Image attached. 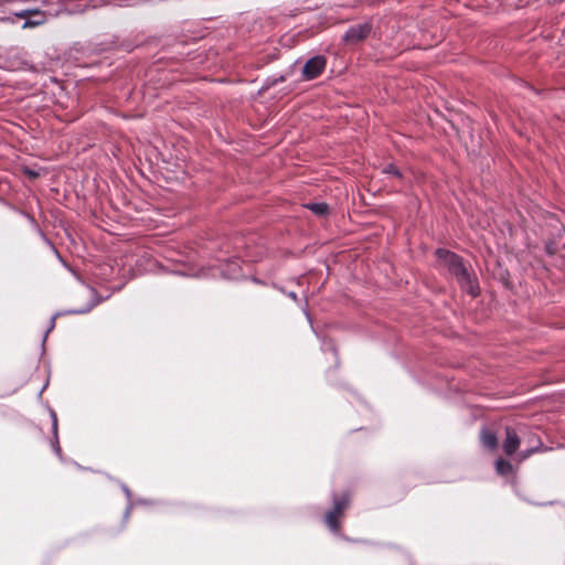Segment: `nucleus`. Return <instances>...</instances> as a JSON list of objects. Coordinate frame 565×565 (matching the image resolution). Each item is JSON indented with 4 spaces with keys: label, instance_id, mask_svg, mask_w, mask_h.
Instances as JSON below:
<instances>
[{
    "label": "nucleus",
    "instance_id": "1",
    "mask_svg": "<svg viewBox=\"0 0 565 565\" xmlns=\"http://www.w3.org/2000/svg\"><path fill=\"white\" fill-rule=\"evenodd\" d=\"M436 256L439 265L447 268L450 274L456 277L462 288L471 295L477 294L472 277L459 256L445 249H437Z\"/></svg>",
    "mask_w": 565,
    "mask_h": 565
},
{
    "label": "nucleus",
    "instance_id": "2",
    "mask_svg": "<svg viewBox=\"0 0 565 565\" xmlns=\"http://www.w3.org/2000/svg\"><path fill=\"white\" fill-rule=\"evenodd\" d=\"M347 505H348L347 498H344L342 500L337 499V498L334 499L332 510H330L326 515V522L332 531L338 530V527H339L338 519L340 518L342 511L347 508Z\"/></svg>",
    "mask_w": 565,
    "mask_h": 565
},
{
    "label": "nucleus",
    "instance_id": "3",
    "mask_svg": "<svg viewBox=\"0 0 565 565\" xmlns=\"http://www.w3.org/2000/svg\"><path fill=\"white\" fill-rule=\"evenodd\" d=\"M326 60L322 56H315L307 61L302 74L306 79H313L324 70Z\"/></svg>",
    "mask_w": 565,
    "mask_h": 565
},
{
    "label": "nucleus",
    "instance_id": "4",
    "mask_svg": "<svg viewBox=\"0 0 565 565\" xmlns=\"http://www.w3.org/2000/svg\"><path fill=\"white\" fill-rule=\"evenodd\" d=\"M520 438L516 434V431L508 427L505 429V439L503 441V450L508 456L513 455L520 447Z\"/></svg>",
    "mask_w": 565,
    "mask_h": 565
},
{
    "label": "nucleus",
    "instance_id": "5",
    "mask_svg": "<svg viewBox=\"0 0 565 565\" xmlns=\"http://www.w3.org/2000/svg\"><path fill=\"white\" fill-rule=\"evenodd\" d=\"M370 31L371 28L367 24L354 25L347 31L344 40L347 42H358L366 38Z\"/></svg>",
    "mask_w": 565,
    "mask_h": 565
},
{
    "label": "nucleus",
    "instance_id": "6",
    "mask_svg": "<svg viewBox=\"0 0 565 565\" xmlns=\"http://www.w3.org/2000/svg\"><path fill=\"white\" fill-rule=\"evenodd\" d=\"M480 437H481V443L484 447L492 449V450L497 448L498 439L493 433H491L487 429H482Z\"/></svg>",
    "mask_w": 565,
    "mask_h": 565
},
{
    "label": "nucleus",
    "instance_id": "7",
    "mask_svg": "<svg viewBox=\"0 0 565 565\" xmlns=\"http://www.w3.org/2000/svg\"><path fill=\"white\" fill-rule=\"evenodd\" d=\"M495 470L499 475L505 476L512 471V466L504 459H498L495 461Z\"/></svg>",
    "mask_w": 565,
    "mask_h": 565
},
{
    "label": "nucleus",
    "instance_id": "8",
    "mask_svg": "<svg viewBox=\"0 0 565 565\" xmlns=\"http://www.w3.org/2000/svg\"><path fill=\"white\" fill-rule=\"evenodd\" d=\"M43 22H44L43 14L34 13L33 18L25 20V22L23 23L22 28L23 29L34 28V26H38V25L42 24Z\"/></svg>",
    "mask_w": 565,
    "mask_h": 565
},
{
    "label": "nucleus",
    "instance_id": "9",
    "mask_svg": "<svg viewBox=\"0 0 565 565\" xmlns=\"http://www.w3.org/2000/svg\"><path fill=\"white\" fill-rule=\"evenodd\" d=\"M307 207L317 215H324L329 209L328 204L326 203H311L308 204Z\"/></svg>",
    "mask_w": 565,
    "mask_h": 565
},
{
    "label": "nucleus",
    "instance_id": "10",
    "mask_svg": "<svg viewBox=\"0 0 565 565\" xmlns=\"http://www.w3.org/2000/svg\"><path fill=\"white\" fill-rule=\"evenodd\" d=\"M539 449V447L536 448H531V449H527V450H524V451H521L518 456L519 460L520 461H523L525 459H527L532 454H534L536 450Z\"/></svg>",
    "mask_w": 565,
    "mask_h": 565
},
{
    "label": "nucleus",
    "instance_id": "11",
    "mask_svg": "<svg viewBox=\"0 0 565 565\" xmlns=\"http://www.w3.org/2000/svg\"><path fill=\"white\" fill-rule=\"evenodd\" d=\"M385 173H390V174H394L396 177H399L401 173L399 171L397 170V168L394 166V164H387L384 170H383Z\"/></svg>",
    "mask_w": 565,
    "mask_h": 565
},
{
    "label": "nucleus",
    "instance_id": "12",
    "mask_svg": "<svg viewBox=\"0 0 565 565\" xmlns=\"http://www.w3.org/2000/svg\"><path fill=\"white\" fill-rule=\"evenodd\" d=\"M53 428L54 430L56 431V428H57V419H56V416L53 414Z\"/></svg>",
    "mask_w": 565,
    "mask_h": 565
},
{
    "label": "nucleus",
    "instance_id": "13",
    "mask_svg": "<svg viewBox=\"0 0 565 565\" xmlns=\"http://www.w3.org/2000/svg\"><path fill=\"white\" fill-rule=\"evenodd\" d=\"M289 296H290V298L296 299V294L295 292H290Z\"/></svg>",
    "mask_w": 565,
    "mask_h": 565
}]
</instances>
